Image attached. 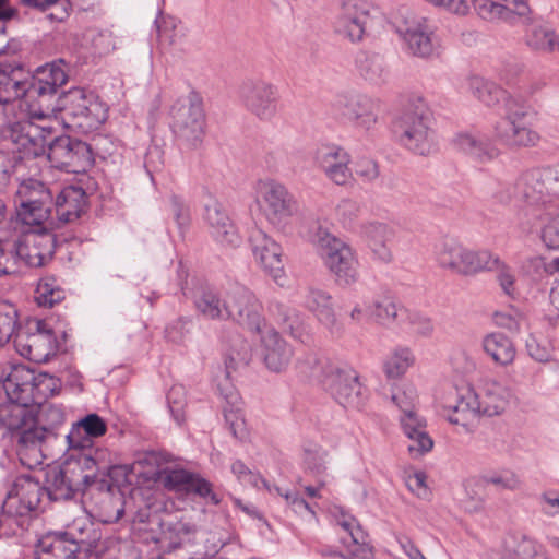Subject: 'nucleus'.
<instances>
[{
  "label": "nucleus",
  "mask_w": 559,
  "mask_h": 559,
  "mask_svg": "<svg viewBox=\"0 0 559 559\" xmlns=\"http://www.w3.org/2000/svg\"><path fill=\"white\" fill-rule=\"evenodd\" d=\"M257 202L266 219L275 225H283L297 210L293 194L281 182L266 179L257 183Z\"/></svg>",
  "instance_id": "obj_14"
},
{
  "label": "nucleus",
  "mask_w": 559,
  "mask_h": 559,
  "mask_svg": "<svg viewBox=\"0 0 559 559\" xmlns=\"http://www.w3.org/2000/svg\"><path fill=\"white\" fill-rule=\"evenodd\" d=\"M79 535H74V540L79 546V551L84 550L92 554L98 550V544L100 542V533L94 528L92 523H87L83 527H78Z\"/></svg>",
  "instance_id": "obj_58"
},
{
  "label": "nucleus",
  "mask_w": 559,
  "mask_h": 559,
  "mask_svg": "<svg viewBox=\"0 0 559 559\" xmlns=\"http://www.w3.org/2000/svg\"><path fill=\"white\" fill-rule=\"evenodd\" d=\"M47 158L52 167L72 174L85 173L94 163L90 145L67 135L49 142Z\"/></svg>",
  "instance_id": "obj_13"
},
{
  "label": "nucleus",
  "mask_w": 559,
  "mask_h": 559,
  "mask_svg": "<svg viewBox=\"0 0 559 559\" xmlns=\"http://www.w3.org/2000/svg\"><path fill=\"white\" fill-rule=\"evenodd\" d=\"M338 105L342 115L358 128L369 130L378 121V103L366 95L344 96Z\"/></svg>",
  "instance_id": "obj_29"
},
{
  "label": "nucleus",
  "mask_w": 559,
  "mask_h": 559,
  "mask_svg": "<svg viewBox=\"0 0 559 559\" xmlns=\"http://www.w3.org/2000/svg\"><path fill=\"white\" fill-rule=\"evenodd\" d=\"M471 93L487 107H495L503 102L504 114L493 127L497 141L511 150L536 146L540 135L527 123L530 107L519 98L510 96L496 83L480 76L468 80Z\"/></svg>",
  "instance_id": "obj_1"
},
{
  "label": "nucleus",
  "mask_w": 559,
  "mask_h": 559,
  "mask_svg": "<svg viewBox=\"0 0 559 559\" xmlns=\"http://www.w3.org/2000/svg\"><path fill=\"white\" fill-rule=\"evenodd\" d=\"M483 415L478 403V393L472 388H465L459 393L453 405L443 406V416L453 425H460L469 430L475 419Z\"/></svg>",
  "instance_id": "obj_32"
},
{
  "label": "nucleus",
  "mask_w": 559,
  "mask_h": 559,
  "mask_svg": "<svg viewBox=\"0 0 559 559\" xmlns=\"http://www.w3.org/2000/svg\"><path fill=\"white\" fill-rule=\"evenodd\" d=\"M511 396V390L502 383L495 380L485 381L478 394V403L483 415L497 416L502 414L507 409Z\"/></svg>",
  "instance_id": "obj_35"
},
{
  "label": "nucleus",
  "mask_w": 559,
  "mask_h": 559,
  "mask_svg": "<svg viewBox=\"0 0 559 559\" xmlns=\"http://www.w3.org/2000/svg\"><path fill=\"white\" fill-rule=\"evenodd\" d=\"M483 481L486 485H493L498 489L514 490L519 487L518 476L511 471H499L485 474Z\"/></svg>",
  "instance_id": "obj_59"
},
{
  "label": "nucleus",
  "mask_w": 559,
  "mask_h": 559,
  "mask_svg": "<svg viewBox=\"0 0 559 559\" xmlns=\"http://www.w3.org/2000/svg\"><path fill=\"white\" fill-rule=\"evenodd\" d=\"M409 439L407 445L408 452L412 456L418 457L432 450L433 441L425 430H416L415 433L406 435Z\"/></svg>",
  "instance_id": "obj_61"
},
{
  "label": "nucleus",
  "mask_w": 559,
  "mask_h": 559,
  "mask_svg": "<svg viewBox=\"0 0 559 559\" xmlns=\"http://www.w3.org/2000/svg\"><path fill=\"white\" fill-rule=\"evenodd\" d=\"M16 254L20 260L31 267H40L49 263L56 250V236L52 230L29 229L17 240Z\"/></svg>",
  "instance_id": "obj_19"
},
{
  "label": "nucleus",
  "mask_w": 559,
  "mask_h": 559,
  "mask_svg": "<svg viewBox=\"0 0 559 559\" xmlns=\"http://www.w3.org/2000/svg\"><path fill=\"white\" fill-rule=\"evenodd\" d=\"M192 326L190 319L179 318L167 325L165 330L166 338L175 344H182L190 336Z\"/></svg>",
  "instance_id": "obj_60"
},
{
  "label": "nucleus",
  "mask_w": 559,
  "mask_h": 559,
  "mask_svg": "<svg viewBox=\"0 0 559 559\" xmlns=\"http://www.w3.org/2000/svg\"><path fill=\"white\" fill-rule=\"evenodd\" d=\"M33 404L10 400L0 404V425L13 436L36 421L29 407Z\"/></svg>",
  "instance_id": "obj_36"
},
{
  "label": "nucleus",
  "mask_w": 559,
  "mask_h": 559,
  "mask_svg": "<svg viewBox=\"0 0 559 559\" xmlns=\"http://www.w3.org/2000/svg\"><path fill=\"white\" fill-rule=\"evenodd\" d=\"M540 239L551 250H559V213L547 214L540 226ZM554 265L559 271V257L554 260Z\"/></svg>",
  "instance_id": "obj_51"
},
{
  "label": "nucleus",
  "mask_w": 559,
  "mask_h": 559,
  "mask_svg": "<svg viewBox=\"0 0 559 559\" xmlns=\"http://www.w3.org/2000/svg\"><path fill=\"white\" fill-rule=\"evenodd\" d=\"M36 405L39 406V420L44 423V425H38V427H46L50 430L49 436L53 437L56 426L64 420L63 412L58 406L46 403V400Z\"/></svg>",
  "instance_id": "obj_57"
},
{
  "label": "nucleus",
  "mask_w": 559,
  "mask_h": 559,
  "mask_svg": "<svg viewBox=\"0 0 559 559\" xmlns=\"http://www.w3.org/2000/svg\"><path fill=\"white\" fill-rule=\"evenodd\" d=\"M17 326V310L14 305L0 302V346L7 344Z\"/></svg>",
  "instance_id": "obj_52"
},
{
  "label": "nucleus",
  "mask_w": 559,
  "mask_h": 559,
  "mask_svg": "<svg viewBox=\"0 0 559 559\" xmlns=\"http://www.w3.org/2000/svg\"><path fill=\"white\" fill-rule=\"evenodd\" d=\"M23 119L13 123L11 140L21 158H35L48 154L49 142L53 140V128L48 124H36L34 118Z\"/></svg>",
  "instance_id": "obj_16"
},
{
  "label": "nucleus",
  "mask_w": 559,
  "mask_h": 559,
  "mask_svg": "<svg viewBox=\"0 0 559 559\" xmlns=\"http://www.w3.org/2000/svg\"><path fill=\"white\" fill-rule=\"evenodd\" d=\"M373 316L379 323L383 325H390L397 323L405 313L403 307L396 305L390 299L374 302Z\"/></svg>",
  "instance_id": "obj_53"
},
{
  "label": "nucleus",
  "mask_w": 559,
  "mask_h": 559,
  "mask_svg": "<svg viewBox=\"0 0 559 559\" xmlns=\"http://www.w3.org/2000/svg\"><path fill=\"white\" fill-rule=\"evenodd\" d=\"M53 377L35 371L24 365L11 367L3 388L8 399L23 402L24 404H40L55 391Z\"/></svg>",
  "instance_id": "obj_8"
},
{
  "label": "nucleus",
  "mask_w": 559,
  "mask_h": 559,
  "mask_svg": "<svg viewBox=\"0 0 559 559\" xmlns=\"http://www.w3.org/2000/svg\"><path fill=\"white\" fill-rule=\"evenodd\" d=\"M79 546L73 532L47 535L36 547V559H75Z\"/></svg>",
  "instance_id": "obj_34"
},
{
  "label": "nucleus",
  "mask_w": 559,
  "mask_h": 559,
  "mask_svg": "<svg viewBox=\"0 0 559 559\" xmlns=\"http://www.w3.org/2000/svg\"><path fill=\"white\" fill-rule=\"evenodd\" d=\"M373 9L369 0H341L334 22L335 32L352 43L360 41L366 34Z\"/></svg>",
  "instance_id": "obj_18"
},
{
  "label": "nucleus",
  "mask_w": 559,
  "mask_h": 559,
  "mask_svg": "<svg viewBox=\"0 0 559 559\" xmlns=\"http://www.w3.org/2000/svg\"><path fill=\"white\" fill-rule=\"evenodd\" d=\"M171 127L176 135L191 146L201 143L205 115L202 98L194 92L178 98L170 109Z\"/></svg>",
  "instance_id": "obj_9"
},
{
  "label": "nucleus",
  "mask_w": 559,
  "mask_h": 559,
  "mask_svg": "<svg viewBox=\"0 0 559 559\" xmlns=\"http://www.w3.org/2000/svg\"><path fill=\"white\" fill-rule=\"evenodd\" d=\"M525 45L539 52H559V36L548 25L533 22L524 35Z\"/></svg>",
  "instance_id": "obj_41"
},
{
  "label": "nucleus",
  "mask_w": 559,
  "mask_h": 559,
  "mask_svg": "<svg viewBox=\"0 0 559 559\" xmlns=\"http://www.w3.org/2000/svg\"><path fill=\"white\" fill-rule=\"evenodd\" d=\"M362 234L368 240L369 247L382 262L392 261V252L386 242L392 237V229L385 224L377 221L367 222L362 225Z\"/></svg>",
  "instance_id": "obj_40"
},
{
  "label": "nucleus",
  "mask_w": 559,
  "mask_h": 559,
  "mask_svg": "<svg viewBox=\"0 0 559 559\" xmlns=\"http://www.w3.org/2000/svg\"><path fill=\"white\" fill-rule=\"evenodd\" d=\"M19 261L15 241L0 239V277L15 273Z\"/></svg>",
  "instance_id": "obj_54"
},
{
  "label": "nucleus",
  "mask_w": 559,
  "mask_h": 559,
  "mask_svg": "<svg viewBox=\"0 0 559 559\" xmlns=\"http://www.w3.org/2000/svg\"><path fill=\"white\" fill-rule=\"evenodd\" d=\"M197 311L205 319L226 320V294L224 297L210 286H200L193 295Z\"/></svg>",
  "instance_id": "obj_39"
},
{
  "label": "nucleus",
  "mask_w": 559,
  "mask_h": 559,
  "mask_svg": "<svg viewBox=\"0 0 559 559\" xmlns=\"http://www.w3.org/2000/svg\"><path fill=\"white\" fill-rule=\"evenodd\" d=\"M394 131L402 144L419 155H428L435 148L432 117L421 99L409 103L394 121Z\"/></svg>",
  "instance_id": "obj_5"
},
{
  "label": "nucleus",
  "mask_w": 559,
  "mask_h": 559,
  "mask_svg": "<svg viewBox=\"0 0 559 559\" xmlns=\"http://www.w3.org/2000/svg\"><path fill=\"white\" fill-rule=\"evenodd\" d=\"M56 119L81 133L97 130L108 118V106L92 90L73 87L57 99Z\"/></svg>",
  "instance_id": "obj_2"
},
{
  "label": "nucleus",
  "mask_w": 559,
  "mask_h": 559,
  "mask_svg": "<svg viewBox=\"0 0 559 559\" xmlns=\"http://www.w3.org/2000/svg\"><path fill=\"white\" fill-rule=\"evenodd\" d=\"M36 301L41 307H52L64 298L63 290L52 277L41 278L36 289Z\"/></svg>",
  "instance_id": "obj_50"
},
{
  "label": "nucleus",
  "mask_w": 559,
  "mask_h": 559,
  "mask_svg": "<svg viewBox=\"0 0 559 559\" xmlns=\"http://www.w3.org/2000/svg\"><path fill=\"white\" fill-rule=\"evenodd\" d=\"M231 472L242 484L251 485L255 488L263 486L269 491H271L266 480L263 479L259 474L249 469L241 461H235L231 464Z\"/></svg>",
  "instance_id": "obj_62"
},
{
  "label": "nucleus",
  "mask_w": 559,
  "mask_h": 559,
  "mask_svg": "<svg viewBox=\"0 0 559 559\" xmlns=\"http://www.w3.org/2000/svg\"><path fill=\"white\" fill-rule=\"evenodd\" d=\"M21 66L0 63V105L3 106L15 99H22L21 106H26L25 80L19 78Z\"/></svg>",
  "instance_id": "obj_37"
},
{
  "label": "nucleus",
  "mask_w": 559,
  "mask_h": 559,
  "mask_svg": "<svg viewBox=\"0 0 559 559\" xmlns=\"http://www.w3.org/2000/svg\"><path fill=\"white\" fill-rule=\"evenodd\" d=\"M53 192L44 182L28 178L23 180L15 192L14 202L25 204L52 205Z\"/></svg>",
  "instance_id": "obj_44"
},
{
  "label": "nucleus",
  "mask_w": 559,
  "mask_h": 559,
  "mask_svg": "<svg viewBox=\"0 0 559 559\" xmlns=\"http://www.w3.org/2000/svg\"><path fill=\"white\" fill-rule=\"evenodd\" d=\"M29 426L12 438L15 440L16 454L21 463L28 468H34L43 463L45 459L43 445L51 437L49 436L50 430L46 427H38L36 421Z\"/></svg>",
  "instance_id": "obj_28"
},
{
  "label": "nucleus",
  "mask_w": 559,
  "mask_h": 559,
  "mask_svg": "<svg viewBox=\"0 0 559 559\" xmlns=\"http://www.w3.org/2000/svg\"><path fill=\"white\" fill-rule=\"evenodd\" d=\"M515 554L520 559H547L544 548L534 539L526 537L518 544Z\"/></svg>",
  "instance_id": "obj_64"
},
{
  "label": "nucleus",
  "mask_w": 559,
  "mask_h": 559,
  "mask_svg": "<svg viewBox=\"0 0 559 559\" xmlns=\"http://www.w3.org/2000/svg\"><path fill=\"white\" fill-rule=\"evenodd\" d=\"M304 306L332 337L340 338L345 334V325L337 318L333 297L328 290L313 286L309 287L304 296Z\"/></svg>",
  "instance_id": "obj_24"
},
{
  "label": "nucleus",
  "mask_w": 559,
  "mask_h": 559,
  "mask_svg": "<svg viewBox=\"0 0 559 559\" xmlns=\"http://www.w3.org/2000/svg\"><path fill=\"white\" fill-rule=\"evenodd\" d=\"M46 496L49 500H68L76 492L74 487L69 484L63 467H53L47 473Z\"/></svg>",
  "instance_id": "obj_47"
},
{
  "label": "nucleus",
  "mask_w": 559,
  "mask_h": 559,
  "mask_svg": "<svg viewBox=\"0 0 559 559\" xmlns=\"http://www.w3.org/2000/svg\"><path fill=\"white\" fill-rule=\"evenodd\" d=\"M67 81L68 73L62 59L38 67L32 79L25 80L29 118L44 121L56 115L57 104L53 103V97Z\"/></svg>",
  "instance_id": "obj_4"
},
{
  "label": "nucleus",
  "mask_w": 559,
  "mask_h": 559,
  "mask_svg": "<svg viewBox=\"0 0 559 559\" xmlns=\"http://www.w3.org/2000/svg\"><path fill=\"white\" fill-rule=\"evenodd\" d=\"M157 480L169 491L178 495L195 493L209 498L213 504L221 502L219 497L212 490V485L201 476L183 468L165 467L156 473Z\"/></svg>",
  "instance_id": "obj_22"
},
{
  "label": "nucleus",
  "mask_w": 559,
  "mask_h": 559,
  "mask_svg": "<svg viewBox=\"0 0 559 559\" xmlns=\"http://www.w3.org/2000/svg\"><path fill=\"white\" fill-rule=\"evenodd\" d=\"M107 432L106 421L97 414H88L80 420L72 424L67 435L69 449L79 451L94 450L108 451V449L97 445L93 440L103 437ZM98 455V453H96Z\"/></svg>",
  "instance_id": "obj_27"
},
{
  "label": "nucleus",
  "mask_w": 559,
  "mask_h": 559,
  "mask_svg": "<svg viewBox=\"0 0 559 559\" xmlns=\"http://www.w3.org/2000/svg\"><path fill=\"white\" fill-rule=\"evenodd\" d=\"M270 312L277 325L293 338L307 343L310 340V324L298 309L281 301L270 305Z\"/></svg>",
  "instance_id": "obj_30"
},
{
  "label": "nucleus",
  "mask_w": 559,
  "mask_h": 559,
  "mask_svg": "<svg viewBox=\"0 0 559 559\" xmlns=\"http://www.w3.org/2000/svg\"><path fill=\"white\" fill-rule=\"evenodd\" d=\"M250 242L255 260L276 283L283 285L284 263L281 246L261 229L252 231Z\"/></svg>",
  "instance_id": "obj_26"
},
{
  "label": "nucleus",
  "mask_w": 559,
  "mask_h": 559,
  "mask_svg": "<svg viewBox=\"0 0 559 559\" xmlns=\"http://www.w3.org/2000/svg\"><path fill=\"white\" fill-rule=\"evenodd\" d=\"M397 407L402 412L401 425L405 435L415 433L416 430H425L426 424L415 412L412 399L405 405L397 402Z\"/></svg>",
  "instance_id": "obj_56"
},
{
  "label": "nucleus",
  "mask_w": 559,
  "mask_h": 559,
  "mask_svg": "<svg viewBox=\"0 0 559 559\" xmlns=\"http://www.w3.org/2000/svg\"><path fill=\"white\" fill-rule=\"evenodd\" d=\"M203 219L216 241L230 247L240 245L241 238L225 205L213 195L204 203Z\"/></svg>",
  "instance_id": "obj_25"
},
{
  "label": "nucleus",
  "mask_w": 559,
  "mask_h": 559,
  "mask_svg": "<svg viewBox=\"0 0 559 559\" xmlns=\"http://www.w3.org/2000/svg\"><path fill=\"white\" fill-rule=\"evenodd\" d=\"M394 27L411 55L419 58L433 56V31L427 19L406 10L395 19Z\"/></svg>",
  "instance_id": "obj_15"
},
{
  "label": "nucleus",
  "mask_w": 559,
  "mask_h": 559,
  "mask_svg": "<svg viewBox=\"0 0 559 559\" xmlns=\"http://www.w3.org/2000/svg\"><path fill=\"white\" fill-rule=\"evenodd\" d=\"M17 218L33 229L53 230L56 223L51 217L52 205L25 204L23 202H14Z\"/></svg>",
  "instance_id": "obj_42"
},
{
  "label": "nucleus",
  "mask_w": 559,
  "mask_h": 559,
  "mask_svg": "<svg viewBox=\"0 0 559 559\" xmlns=\"http://www.w3.org/2000/svg\"><path fill=\"white\" fill-rule=\"evenodd\" d=\"M415 364V355L408 347H396L383 360L382 369L388 379H400Z\"/></svg>",
  "instance_id": "obj_46"
},
{
  "label": "nucleus",
  "mask_w": 559,
  "mask_h": 559,
  "mask_svg": "<svg viewBox=\"0 0 559 559\" xmlns=\"http://www.w3.org/2000/svg\"><path fill=\"white\" fill-rule=\"evenodd\" d=\"M14 346L21 356L38 364L48 361L57 350L52 330L44 321L36 322V331L33 333L17 332Z\"/></svg>",
  "instance_id": "obj_23"
},
{
  "label": "nucleus",
  "mask_w": 559,
  "mask_h": 559,
  "mask_svg": "<svg viewBox=\"0 0 559 559\" xmlns=\"http://www.w3.org/2000/svg\"><path fill=\"white\" fill-rule=\"evenodd\" d=\"M519 200L530 206H545L559 198V171L549 167L525 170L515 181Z\"/></svg>",
  "instance_id": "obj_10"
},
{
  "label": "nucleus",
  "mask_w": 559,
  "mask_h": 559,
  "mask_svg": "<svg viewBox=\"0 0 559 559\" xmlns=\"http://www.w3.org/2000/svg\"><path fill=\"white\" fill-rule=\"evenodd\" d=\"M69 454L62 467L66 475L76 491H84L93 485L99 475L114 477L120 483L121 466H115L111 463V454L109 451L85 450L79 451L69 449Z\"/></svg>",
  "instance_id": "obj_6"
},
{
  "label": "nucleus",
  "mask_w": 559,
  "mask_h": 559,
  "mask_svg": "<svg viewBox=\"0 0 559 559\" xmlns=\"http://www.w3.org/2000/svg\"><path fill=\"white\" fill-rule=\"evenodd\" d=\"M485 353L499 365L507 366L515 358V347L511 340L502 333H491L484 337Z\"/></svg>",
  "instance_id": "obj_45"
},
{
  "label": "nucleus",
  "mask_w": 559,
  "mask_h": 559,
  "mask_svg": "<svg viewBox=\"0 0 559 559\" xmlns=\"http://www.w3.org/2000/svg\"><path fill=\"white\" fill-rule=\"evenodd\" d=\"M313 376L340 404L353 406L358 403L361 384L353 368L324 360L319 361V367L314 369Z\"/></svg>",
  "instance_id": "obj_11"
},
{
  "label": "nucleus",
  "mask_w": 559,
  "mask_h": 559,
  "mask_svg": "<svg viewBox=\"0 0 559 559\" xmlns=\"http://www.w3.org/2000/svg\"><path fill=\"white\" fill-rule=\"evenodd\" d=\"M44 497L45 487L31 476H19L9 490L3 503V514L8 516H24L36 511Z\"/></svg>",
  "instance_id": "obj_17"
},
{
  "label": "nucleus",
  "mask_w": 559,
  "mask_h": 559,
  "mask_svg": "<svg viewBox=\"0 0 559 559\" xmlns=\"http://www.w3.org/2000/svg\"><path fill=\"white\" fill-rule=\"evenodd\" d=\"M314 166L334 185L345 186L353 179L349 153L335 143H322L312 152Z\"/></svg>",
  "instance_id": "obj_20"
},
{
  "label": "nucleus",
  "mask_w": 559,
  "mask_h": 559,
  "mask_svg": "<svg viewBox=\"0 0 559 559\" xmlns=\"http://www.w3.org/2000/svg\"><path fill=\"white\" fill-rule=\"evenodd\" d=\"M240 104L254 117L270 121L277 114L280 93L276 85L262 78H249L238 86Z\"/></svg>",
  "instance_id": "obj_12"
},
{
  "label": "nucleus",
  "mask_w": 559,
  "mask_h": 559,
  "mask_svg": "<svg viewBox=\"0 0 559 559\" xmlns=\"http://www.w3.org/2000/svg\"><path fill=\"white\" fill-rule=\"evenodd\" d=\"M474 9L480 19L489 22L506 19L509 14L507 7L491 0H475Z\"/></svg>",
  "instance_id": "obj_55"
},
{
  "label": "nucleus",
  "mask_w": 559,
  "mask_h": 559,
  "mask_svg": "<svg viewBox=\"0 0 559 559\" xmlns=\"http://www.w3.org/2000/svg\"><path fill=\"white\" fill-rule=\"evenodd\" d=\"M333 521L335 526L347 535L340 538L342 550L332 546H322L318 548V554L330 559H374V549L369 542V535L354 515L340 509L333 513Z\"/></svg>",
  "instance_id": "obj_7"
},
{
  "label": "nucleus",
  "mask_w": 559,
  "mask_h": 559,
  "mask_svg": "<svg viewBox=\"0 0 559 559\" xmlns=\"http://www.w3.org/2000/svg\"><path fill=\"white\" fill-rule=\"evenodd\" d=\"M359 75L374 85L390 81L391 71L383 56L376 52H359L355 60Z\"/></svg>",
  "instance_id": "obj_38"
},
{
  "label": "nucleus",
  "mask_w": 559,
  "mask_h": 559,
  "mask_svg": "<svg viewBox=\"0 0 559 559\" xmlns=\"http://www.w3.org/2000/svg\"><path fill=\"white\" fill-rule=\"evenodd\" d=\"M464 247L454 239H444L436 248V261L444 270L453 272Z\"/></svg>",
  "instance_id": "obj_49"
},
{
  "label": "nucleus",
  "mask_w": 559,
  "mask_h": 559,
  "mask_svg": "<svg viewBox=\"0 0 559 559\" xmlns=\"http://www.w3.org/2000/svg\"><path fill=\"white\" fill-rule=\"evenodd\" d=\"M56 217L61 224L73 223L80 218L87 206V197L83 188L78 186L64 187L52 201Z\"/></svg>",
  "instance_id": "obj_33"
},
{
  "label": "nucleus",
  "mask_w": 559,
  "mask_h": 559,
  "mask_svg": "<svg viewBox=\"0 0 559 559\" xmlns=\"http://www.w3.org/2000/svg\"><path fill=\"white\" fill-rule=\"evenodd\" d=\"M262 356L266 368L272 372L286 370L293 358L292 346L274 330H266L262 337Z\"/></svg>",
  "instance_id": "obj_31"
},
{
  "label": "nucleus",
  "mask_w": 559,
  "mask_h": 559,
  "mask_svg": "<svg viewBox=\"0 0 559 559\" xmlns=\"http://www.w3.org/2000/svg\"><path fill=\"white\" fill-rule=\"evenodd\" d=\"M168 406L175 420L181 424L185 420L183 407L186 404L185 389L182 385H174L167 395Z\"/></svg>",
  "instance_id": "obj_63"
},
{
  "label": "nucleus",
  "mask_w": 559,
  "mask_h": 559,
  "mask_svg": "<svg viewBox=\"0 0 559 559\" xmlns=\"http://www.w3.org/2000/svg\"><path fill=\"white\" fill-rule=\"evenodd\" d=\"M310 240L336 285L349 287L359 281V261L350 245L322 226L316 228Z\"/></svg>",
  "instance_id": "obj_3"
},
{
  "label": "nucleus",
  "mask_w": 559,
  "mask_h": 559,
  "mask_svg": "<svg viewBox=\"0 0 559 559\" xmlns=\"http://www.w3.org/2000/svg\"><path fill=\"white\" fill-rule=\"evenodd\" d=\"M455 145L463 153L480 162L492 160L500 155V150L496 145L469 133L459 134Z\"/></svg>",
  "instance_id": "obj_43"
},
{
  "label": "nucleus",
  "mask_w": 559,
  "mask_h": 559,
  "mask_svg": "<svg viewBox=\"0 0 559 559\" xmlns=\"http://www.w3.org/2000/svg\"><path fill=\"white\" fill-rule=\"evenodd\" d=\"M500 265V259L489 250L467 249V276L492 271Z\"/></svg>",
  "instance_id": "obj_48"
},
{
  "label": "nucleus",
  "mask_w": 559,
  "mask_h": 559,
  "mask_svg": "<svg viewBox=\"0 0 559 559\" xmlns=\"http://www.w3.org/2000/svg\"><path fill=\"white\" fill-rule=\"evenodd\" d=\"M262 306L247 287L236 285L226 292V319H231L252 331H260Z\"/></svg>",
  "instance_id": "obj_21"
}]
</instances>
